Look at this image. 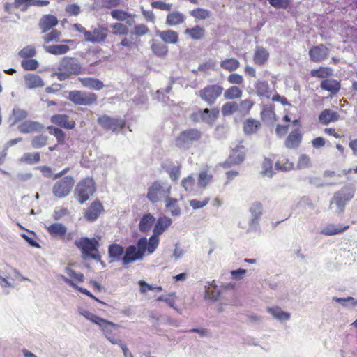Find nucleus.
Returning a JSON list of instances; mask_svg holds the SVG:
<instances>
[{
  "mask_svg": "<svg viewBox=\"0 0 357 357\" xmlns=\"http://www.w3.org/2000/svg\"><path fill=\"white\" fill-rule=\"evenodd\" d=\"M189 14L197 20H205L211 16V12L209 10L202 8H196L190 10Z\"/></svg>",
  "mask_w": 357,
  "mask_h": 357,
  "instance_id": "obj_45",
  "label": "nucleus"
},
{
  "mask_svg": "<svg viewBox=\"0 0 357 357\" xmlns=\"http://www.w3.org/2000/svg\"><path fill=\"white\" fill-rule=\"evenodd\" d=\"M111 16L118 21H125L131 17V14L123 10L115 9L111 11Z\"/></svg>",
  "mask_w": 357,
  "mask_h": 357,
  "instance_id": "obj_57",
  "label": "nucleus"
},
{
  "mask_svg": "<svg viewBox=\"0 0 357 357\" xmlns=\"http://www.w3.org/2000/svg\"><path fill=\"white\" fill-rule=\"evenodd\" d=\"M227 82L232 85H241L244 82V78L240 74L231 73L227 77Z\"/></svg>",
  "mask_w": 357,
  "mask_h": 357,
  "instance_id": "obj_64",
  "label": "nucleus"
},
{
  "mask_svg": "<svg viewBox=\"0 0 357 357\" xmlns=\"http://www.w3.org/2000/svg\"><path fill=\"white\" fill-rule=\"evenodd\" d=\"M254 105V101L250 98L241 100L239 102L229 100L222 105L221 112L223 116H229L234 114L245 116L250 114Z\"/></svg>",
  "mask_w": 357,
  "mask_h": 357,
  "instance_id": "obj_3",
  "label": "nucleus"
},
{
  "mask_svg": "<svg viewBox=\"0 0 357 357\" xmlns=\"http://www.w3.org/2000/svg\"><path fill=\"white\" fill-rule=\"evenodd\" d=\"M66 273L70 278H64L66 282L70 284L72 287L76 290H86L85 289L78 287L77 284H80L84 282V276L82 273H77L75 271L70 268H67Z\"/></svg>",
  "mask_w": 357,
  "mask_h": 357,
  "instance_id": "obj_22",
  "label": "nucleus"
},
{
  "mask_svg": "<svg viewBox=\"0 0 357 357\" xmlns=\"http://www.w3.org/2000/svg\"><path fill=\"white\" fill-rule=\"evenodd\" d=\"M184 33L193 40H200L205 38L206 31L200 25H195L191 28L185 29Z\"/></svg>",
  "mask_w": 357,
  "mask_h": 357,
  "instance_id": "obj_29",
  "label": "nucleus"
},
{
  "mask_svg": "<svg viewBox=\"0 0 357 357\" xmlns=\"http://www.w3.org/2000/svg\"><path fill=\"white\" fill-rule=\"evenodd\" d=\"M172 219L167 216L160 217L153 228V234L149 238L150 251H155L159 245V236L162 234L172 225Z\"/></svg>",
  "mask_w": 357,
  "mask_h": 357,
  "instance_id": "obj_8",
  "label": "nucleus"
},
{
  "mask_svg": "<svg viewBox=\"0 0 357 357\" xmlns=\"http://www.w3.org/2000/svg\"><path fill=\"white\" fill-rule=\"evenodd\" d=\"M28 113L26 110L21 109L20 108H14L12 111V124H16L20 121H22L26 119Z\"/></svg>",
  "mask_w": 357,
  "mask_h": 357,
  "instance_id": "obj_53",
  "label": "nucleus"
},
{
  "mask_svg": "<svg viewBox=\"0 0 357 357\" xmlns=\"http://www.w3.org/2000/svg\"><path fill=\"white\" fill-rule=\"evenodd\" d=\"M59 70H65L70 75H78L84 73V68L78 62L75 61L73 58L64 57L58 68Z\"/></svg>",
  "mask_w": 357,
  "mask_h": 357,
  "instance_id": "obj_18",
  "label": "nucleus"
},
{
  "mask_svg": "<svg viewBox=\"0 0 357 357\" xmlns=\"http://www.w3.org/2000/svg\"><path fill=\"white\" fill-rule=\"evenodd\" d=\"M310 74L313 77L326 79L333 75V70L329 67L320 66L317 69L312 70Z\"/></svg>",
  "mask_w": 357,
  "mask_h": 357,
  "instance_id": "obj_46",
  "label": "nucleus"
},
{
  "mask_svg": "<svg viewBox=\"0 0 357 357\" xmlns=\"http://www.w3.org/2000/svg\"><path fill=\"white\" fill-rule=\"evenodd\" d=\"M109 29L104 25H98L97 27L92 28L87 33L86 38V42L92 43H101L106 40L108 36Z\"/></svg>",
  "mask_w": 357,
  "mask_h": 357,
  "instance_id": "obj_17",
  "label": "nucleus"
},
{
  "mask_svg": "<svg viewBox=\"0 0 357 357\" xmlns=\"http://www.w3.org/2000/svg\"><path fill=\"white\" fill-rule=\"evenodd\" d=\"M349 225L328 224L320 231V234L324 236H334L341 234L349 229Z\"/></svg>",
  "mask_w": 357,
  "mask_h": 357,
  "instance_id": "obj_27",
  "label": "nucleus"
},
{
  "mask_svg": "<svg viewBox=\"0 0 357 357\" xmlns=\"http://www.w3.org/2000/svg\"><path fill=\"white\" fill-rule=\"evenodd\" d=\"M36 54V50L34 45H29L24 47L19 52L18 55L24 59L33 58Z\"/></svg>",
  "mask_w": 357,
  "mask_h": 357,
  "instance_id": "obj_50",
  "label": "nucleus"
},
{
  "mask_svg": "<svg viewBox=\"0 0 357 357\" xmlns=\"http://www.w3.org/2000/svg\"><path fill=\"white\" fill-rule=\"evenodd\" d=\"M40 153L38 152L25 153L20 159L22 162L27 164L37 163L40 161Z\"/></svg>",
  "mask_w": 357,
  "mask_h": 357,
  "instance_id": "obj_54",
  "label": "nucleus"
},
{
  "mask_svg": "<svg viewBox=\"0 0 357 357\" xmlns=\"http://www.w3.org/2000/svg\"><path fill=\"white\" fill-rule=\"evenodd\" d=\"M79 313L91 321L93 324L98 325L103 332L105 337L113 344L119 343V335L116 332L119 326L103 318H101L87 310L79 308Z\"/></svg>",
  "mask_w": 357,
  "mask_h": 357,
  "instance_id": "obj_1",
  "label": "nucleus"
},
{
  "mask_svg": "<svg viewBox=\"0 0 357 357\" xmlns=\"http://www.w3.org/2000/svg\"><path fill=\"white\" fill-rule=\"evenodd\" d=\"M213 179V175L208 174L206 172H202L199 174L198 185L200 187H206Z\"/></svg>",
  "mask_w": 357,
  "mask_h": 357,
  "instance_id": "obj_63",
  "label": "nucleus"
},
{
  "mask_svg": "<svg viewBox=\"0 0 357 357\" xmlns=\"http://www.w3.org/2000/svg\"><path fill=\"white\" fill-rule=\"evenodd\" d=\"M48 137L44 135H39L33 137L31 140V146L34 149H40L47 144Z\"/></svg>",
  "mask_w": 357,
  "mask_h": 357,
  "instance_id": "obj_52",
  "label": "nucleus"
},
{
  "mask_svg": "<svg viewBox=\"0 0 357 357\" xmlns=\"http://www.w3.org/2000/svg\"><path fill=\"white\" fill-rule=\"evenodd\" d=\"M303 139V133L300 128H297L291 130L287 135L284 146L288 149H296L299 147Z\"/></svg>",
  "mask_w": 357,
  "mask_h": 357,
  "instance_id": "obj_21",
  "label": "nucleus"
},
{
  "mask_svg": "<svg viewBox=\"0 0 357 357\" xmlns=\"http://www.w3.org/2000/svg\"><path fill=\"white\" fill-rule=\"evenodd\" d=\"M165 208L172 216H178L181 213V209L177 198L171 197L169 195L165 199Z\"/></svg>",
  "mask_w": 357,
  "mask_h": 357,
  "instance_id": "obj_34",
  "label": "nucleus"
},
{
  "mask_svg": "<svg viewBox=\"0 0 357 357\" xmlns=\"http://www.w3.org/2000/svg\"><path fill=\"white\" fill-rule=\"evenodd\" d=\"M43 126L34 121H24L17 126L18 130L23 134L39 132L43 129Z\"/></svg>",
  "mask_w": 357,
  "mask_h": 357,
  "instance_id": "obj_23",
  "label": "nucleus"
},
{
  "mask_svg": "<svg viewBox=\"0 0 357 357\" xmlns=\"http://www.w3.org/2000/svg\"><path fill=\"white\" fill-rule=\"evenodd\" d=\"M47 129L50 135L56 137L58 144L66 143V135L62 129L54 126H49Z\"/></svg>",
  "mask_w": 357,
  "mask_h": 357,
  "instance_id": "obj_44",
  "label": "nucleus"
},
{
  "mask_svg": "<svg viewBox=\"0 0 357 357\" xmlns=\"http://www.w3.org/2000/svg\"><path fill=\"white\" fill-rule=\"evenodd\" d=\"M149 243L145 237L139 238L137 243V247L135 245H129L125 251L124 256L122 257V264L124 266H128L137 260L142 259L145 255V252L152 254L154 251H150Z\"/></svg>",
  "mask_w": 357,
  "mask_h": 357,
  "instance_id": "obj_2",
  "label": "nucleus"
},
{
  "mask_svg": "<svg viewBox=\"0 0 357 357\" xmlns=\"http://www.w3.org/2000/svg\"><path fill=\"white\" fill-rule=\"evenodd\" d=\"M256 93L259 97L269 99L271 96V91L267 82L257 80L255 84Z\"/></svg>",
  "mask_w": 357,
  "mask_h": 357,
  "instance_id": "obj_38",
  "label": "nucleus"
},
{
  "mask_svg": "<svg viewBox=\"0 0 357 357\" xmlns=\"http://www.w3.org/2000/svg\"><path fill=\"white\" fill-rule=\"evenodd\" d=\"M219 114L220 110L218 107L205 108L194 112L191 115V118L196 122L202 121L207 124L213 125L218 119Z\"/></svg>",
  "mask_w": 357,
  "mask_h": 357,
  "instance_id": "obj_14",
  "label": "nucleus"
},
{
  "mask_svg": "<svg viewBox=\"0 0 357 357\" xmlns=\"http://www.w3.org/2000/svg\"><path fill=\"white\" fill-rule=\"evenodd\" d=\"M275 167L279 170L288 171L294 167V164L285 158H280L275 163Z\"/></svg>",
  "mask_w": 357,
  "mask_h": 357,
  "instance_id": "obj_58",
  "label": "nucleus"
},
{
  "mask_svg": "<svg viewBox=\"0 0 357 357\" xmlns=\"http://www.w3.org/2000/svg\"><path fill=\"white\" fill-rule=\"evenodd\" d=\"M155 219L151 213L145 214L140 220L139 228L140 231L146 232L151 229Z\"/></svg>",
  "mask_w": 357,
  "mask_h": 357,
  "instance_id": "obj_42",
  "label": "nucleus"
},
{
  "mask_svg": "<svg viewBox=\"0 0 357 357\" xmlns=\"http://www.w3.org/2000/svg\"><path fill=\"white\" fill-rule=\"evenodd\" d=\"M98 123L102 129L113 132H118L126 126V121L122 118H115L103 114L98 118Z\"/></svg>",
  "mask_w": 357,
  "mask_h": 357,
  "instance_id": "obj_13",
  "label": "nucleus"
},
{
  "mask_svg": "<svg viewBox=\"0 0 357 357\" xmlns=\"http://www.w3.org/2000/svg\"><path fill=\"white\" fill-rule=\"evenodd\" d=\"M78 80L84 87L93 90L99 91L105 86L102 81L94 77H79Z\"/></svg>",
  "mask_w": 357,
  "mask_h": 357,
  "instance_id": "obj_32",
  "label": "nucleus"
},
{
  "mask_svg": "<svg viewBox=\"0 0 357 357\" xmlns=\"http://www.w3.org/2000/svg\"><path fill=\"white\" fill-rule=\"evenodd\" d=\"M45 50L52 54L60 55L67 53L70 47L67 45H52L46 47Z\"/></svg>",
  "mask_w": 357,
  "mask_h": 357,
  "instance_id": "obj_49",
  "label": "nucleus"
},
{
  "mask_svg": "<svg viewBox=\"0 0 357 357\" xmlns=\"http://www.w3.org/2000/svg\"><path fill=\"white\" fill-rule=\"evenodd\" d=\"M210 201V197H205L202 200L191 199L189 202L190 206L195 210L200 209L206 206Z\"/></svg>",
  "mask_w": 357,
  "mask_h": 357,
  "instance_id": "obj_62",
  "label": "nucleus"
},
{
  "mask_svg": "<svg viewBox=\"0 0 357 357\" xmlns=\"http://www.w3.org/2000/svg\"><path fill=\"white\" fill-rule=\"evenodd\" d=\"M112 33L115 36H127L129 31L128 27L120 22H116L111 24Z\"/></svg>",
  "mask_w": 357,
  "mask_h": 357,
  "instance_id": "obj_51",
  "label": "nucleus"
},
{
  "mask_svg": "<svg viewBox=\"0 0 357 357\" xmlns=\"http://www.w3.org/2000/svg\"><path fill=\"white\" fill-rule=\"evenodd\" d=\"M151 48L153 52L160 57L165 56L168 52L167 46L158 40H153Z\"/></svg>",
  "mask_w": 357,
  "mask_h": 357,
  "instance_id": "obj_43",
  "label": "nucleus"
},
{
  "mask_svg": "<svg viewBox=\"0 0 357 357\" xmlns=\"http://www.w3.org/2000/svg\"><path fill=\"white\" fill-rule=\"evenodd\" d=\"M49 235L54 238L61 240L63 242L70 241L73 239L70 233H68L67 227L60 222H54L45 227Z\"/></svg>",
  "mask_w": 357,
  "mask_h": 357,
  "instance_id": "obj_15",
  "label": "nucleus"
},
{
  "mask_svg": "<svg viewBox=\"0 0 357 357\" xmlns=\"http://www.w3.org/2000/svg\"><path fill=\"white\" fill-rule=\"evenodd\" d=\"M75 179L71 176H66L59 179L52 187L53 195L58 198L67 197L75 185Z\"/></svg>",
  "mask_w": 357,
  "mask_h": 357,
  "instance_id": "obj_12",
  "label": "nucleus"
},
{
  "mask_svg": "<svg viewBox=\"0 0 357 357\" xmlns=\"http://www.w3.org/2000/svg\"><path fill=\"white\" fill-rule=\"evenodd\" d=\"M355 191L354 185L347 184L344 185L340 190L334 193L330 206L333 203L335 204L338 213H342L346 205L354 198Z\"/></svg>",
  "mask_w": 357,
  "mask_h": 357,
  "instance_id": "obj_5",
  "label": "nucleus"
},
{
  "mask_svg": "<svg viewBox=\"0 0 357 357\" xmlns=\"http://www.w3.org/2000/svg\"><path fill=\"white\" fill-rule=\"evenodd\" d=\"M247 149L242 142L233 148L227 159L221 163V167L225 169L242 164L246 158Z\"/></svg>",
  "mask_w": 357,
  "mask_h": 357,
  "instance_id": "obj_9",
  "label": "nucleus"
},
{
  "mask_svg": "<svg viewBox=\"0 0 357 357\" xmlns=\"http://www.w3.org/2000/svg\"><path fill=\"white\" fill-rule=\"evenodd\" d=\"M50 121L59 128L73 130L76 126L75 120L66 114H56L50 117Z\"/></svg>",
  "mask_w": 357,
  "mask_h": 357,
  "instance_id": "obj_19",
  "label": "nucleus"
},
{
  "mask_svg": "<svg viewBox=\"0 0 357 357\" xmlns=\"http://www.w3.org/2000/svg\"><path fill=\"white\" fill-rule=\"evenodd\" d=\"M269 59V53L268 50L261 47H256L253 55V61L257 66L264 65Z\"/></svg>",
  "mask_w": 357,
  "mask_h": 357,
  "instance_id": "obj_31",
  "label": "nucleus"
},
{
  "mask_svg": "<svg viewBox=\"0 0 357 357\" xmlns=\"http://www.w3.org/2000/svg\"><path fill=\"white\" fill-rule=\"evenodd\" d=\"M155 34L157 36H159L161 38V40L165 43L175 44L178 40V34L176 31L174 30H157L155 31Z\"/></svg>",
  "mask_w": 357,
  "mask_h": 357,
  "instance_id": "obj_33",
  "label": "nucleus"
},
{
  "mask_svg": "<svg viewBox=\"0 0 357 357\" xmlns=\"http://www.w3.org/2000/svg\"><path fill=\"white\" fill-rule=\"evenodd\" d=\"M75 245L81 250L85 258H91L96 260L100 259L98 250L99 243L96 238L82 237L79 240L75 241Z\"/></svg>",
  "mask_w": 357,
  "mask_h": 357,
  "instance_id": "obj_7",
  "label": "nucleus"
},
{
  "mask_svg": "<svg viewBox=\"0 0 357 357\" xmlns=\"http://www.w3.org/2000/svg\"><path fill=\"white\" fill-rule=\"evenodd\" d=\"M58 23L59 21L56 17L51 14H46L40 19L38 26L41 29L42 33H44L56 26Z\"/></svg>",
  "mask_w": 357,
  "mask_h": 357,
  "instance_id": "obj_25",
  "label": "nucleus"
},
{
  "mask_svg": "<svg viewBox=\"0 0 357 357\" xmlns=\"http://www.w3.org/2000/svg\"><path fill=\"white\" fill-rule=\"evenodd\" d=\"M223 91V87L218 84H208L199 91L198 95L208 105H213L221 96Z\"/></svg>",
  "mask_w": 357,
  "mask_h": 357,
  "instance_id": "obj_10",
  "label": "nucleus"
},
{
  "mask_svg": "<svg viewBox=\"0 0 357 357\" xmlns=\"http://www.w3.org/2000/svg\"><path fill=\"white\" fill-rule=\"evenodd\" d=\"M308 54L310 61L314 63H320L325 61L329 56V49L323 43L311 47Z\"/></svg>",
  "mask_w": 357,
  "mask_h": 357,
  "instance_id": "obj_20",
  "label": "nucleus"
},
{
  "mask_svg": "<svg viewBox=\"0 0 357 357\" xmlns=\"http://www.w3.org/2000/svg\"><path fill=\"white\" fill-rule=\"evenodd\" d=\"M243 89L238 86L231 85L224 91L223 96L227 100L240 99L243 96Z\"/></svg>",
  "mask_w": 357,
  "mask_h": 357,
  "instance_id": "obj_36",
  "label": "nucleus"
},
{
  "mask_svg": "<svg viewBox=\"0 0 357 357\" xmlns=\"http://www.w3.org/2000/svg\"><path fill=\"white\" fill-rule=\"evenodd\" d=\"M185 20V16L179 11H173L167 14L166 24L173 26L183 24Z\"/></svg>",
  "mask_w": 357,
  "mask_h": 357,
  "instance_id": "obj_39",
  "label": "nucleus"
},
{
  "mask_svg": "<svg viewBox=\"0 0 357 357\" xmlns=\"http://www.w3.org/2000/svg\"><path fill=\"white\" fill-rule=\"evenodd\" d=\"M61 36V32L57 29H53L51 31L43 36L45 43H49L52 41H59Z\"/></svg>",
  "mask_w": 357,
  "mask_h": 357,
  "instance_id": "obj_60",
  "label": "nucleus"
},
{
  "mask_svg": "<svg viewBox=\"0 0 357 357\" xmlns=\"http://www.w3.org/2000/svg\"><path fill=\"white\" fill-rule=\"evenodd\" d=\"M195 185V178L192 176L184 178L181 181V185L186 192H192L194 190Z\"/></svg>",
  "mask_w": 357,
  "mask_h": 357,
  "instance_id": "obj_61",
  "label": "nucleus"
},
{
  "mask_svg": "<svg viewBox=\"0 0 357 357\" xmlns=\"http://www.w3.org/2000/svg\"><path fill=\"white\" fill-rule=\"evenodd\" d=\"M178 298L176 297L175 292H172L171 294H168L165 296H160L157 298L158 301H162L167 303L171 307L174 309L176 308V301Z\"/></svg>",
  "mask_w": 357,
  "mask_h": 357,
  "instance_id": "obj_56",
  "label": "nucleus"
},
{
  "mask_svg": "<svg viewBox=\"0 0 357 357\" xmlns=\"http://www.w3.org/2000/svg\"><path fill=\"white\" fill-rule=\"evenodd\" d=\"M261 119L264 122L273 123L276 121V114L273 105H264L260 112Z\"/></svg>",
  "mask_w": 357,
  "mask_h": 357,
  "instance_id": "obj_28",
  "label": "nucleus"
},
{
  "mask_svg": "<svg viewBox=\"0 0 357 357\" xmlns=\"http://www.w3.org/2000/svg\"><path fill=\"white\" fill-rule=\"evenodd\" d=\"M220 67L229 72H234L240 67V62L234 58L222 60L220 64Z\"/></svg>",
  "mask_w": 357,
  "mask_h": 357,
  "instance_id": "obj_47",
  "label": "nucleus"
},
{
  "mask_svg": "<svg viewBox=\"0 0 357 357\" xmlns=\"http://www.w3.org/2000/svg\"><path fill=\"white\" fill-rule=\"evenodd\" d=\"M268 311L277 319L280 321L288 320L290 318V314L283 311L280 307L275 306L269 307Z\"/></svg>",
  "mask_w": 357,
  "mask_h": 357,
  "instance_id": "obj_48",
  "label": "nucleus"
},
{
  "mask_svg": "<svg viewBox=\"0 0 357 357\" xmlns=\"http://www.w3.org/2000/svg\"><path fill=\"white\" fill-rule=\"evenodd\" d=\"M108 252L111 257L119 259L123 254L124 250L121 245L114 243L109 245Z\"/></svg>",
  "mask_w": 357,
  "mask_h": 357,
  "instance_id": "obj_55",
  "label": "nucleus"
},
{
  "mask_svg": "<svg viewBox=\"0 0 357 357\" xmlns=\"http://www.w3.org/2000/svg\"><path fill=\"white\" fill-rule=\"evenodd\" d=\"M21 66L25 70H35L39 66V63L36 59L33 58L23 59L21 61Z\"/></svg>",
  "mask_w": 357,
  "mask_h": 357,
  "instance_id": "obj_59",
  "label": "nucleus"
},
{
  "mask_svg": "<svg viewBox=\"0 0 357 357\" xmlns=\"http://www.w3.org/2000/svg\"><path fill=\"white\" fill-rule=\"evenodd\" d=\"M103 210L104 208L102 203L96 199L88 207L84 215L85 218L91 222L94 221L98 218Z\"/></svg>",
  "mask_w": 357,
  "mask_h": 357,
  "instance_id": "obj_24",
  "label": "nucleus"
},
{
  "mask_svg": "<svg viewBox=\"0 0 357 357\" xmlns=\"http://www.w3.org/2000/svg\"><path fill=\"white\" fill-rule=\"evenodd\" d=\"M94 180L91 177H86L77 184L75 189V197L80 204H84L96 192Z\"/></svg>",
  "mask_w": 357,
  "mask_h": 357,
  "instance_id": "obj_6",
  "label": "nucleus"
},
{
  "mask_svg": "<svg viewBox=\"0 0 357 357\" xmlns=\"http://www.w3.org/2000/svg\"><path fill=\"white\" fill-rule=\"evenodd\" d=\"M340 118L339 113L330 109H325L319 115V121L322 125H328L331 123L337 121Z\"/></svg>",
  "mask_w": 357,
  "mask_h": 357,
  "instance_id": "obj_26",
  "label": "nucleus"
},
{
  "mask_svg": "<svg viewBox=\"0 0 357 357\" xmlns=\"http://www.w3.org/2000/svg\"><path fill=\"white\" fill-rule=\"evenodd\" d=\"M139 43L140 39L137 37H134L133 34H130L129 37L125 36L118 45L131 50L132 48H138Z\"/></svg>",
  "mask_w": 357,
  "mask_h": 357,
  "instance_id": "obj_41",
  "label": "nucleus"
},
{
  "mask_svg": "<svg viewBox=\"0 0 357 357\" xmlns=\"http://www.w3.org/2000/svg\"><path fill=\"white\" fill-rule=\"evenodd\" d=\"M320 87L321 89L330 92L331 95H336L340 90L341 84L334 79H325L321 82Z\"/></svg>",
  "mask_w": 357,
  "mask_h": 357,
  "instance_id": "obj_30",
  "label": "nucleus"
},
{
  "mask_svg": "<svg viewBox=\"0 0 357 357\" xmlns=\"http://www.w3.org/2000/svg\"><path fill=\"white\" fill-rule=\"evenodd\" d=\"M172 192L171 185L160 180L153 181L147 190V199L151 203H158L162 199H165Z\"/></svg>",
  "mask_w": 357,
  "mask_h": 357,
  "instance_id": "obj_4",
  "label": "nucleus"
},
{
  "mask_svg": "<svg viewBox=\"0 0 357 357\" xmlns=\"http://www.w3.org/2000/svg\"><path fill=\"white\" fill-rule=\"evenodd\" d=\"M68 99L76 105L89 106L96 104L98 96L94 93L74 90L69 92Z\"/></svg>",
  "mask_w": 357,
  "mask_h": 357,
  "instance_id": "obj_11",
  "label": "nucleus"
},
{
  "mask_svg": "<svg viewBox=\"0 0 357 357\" xmlns=\"http://www.w3.org/2000/svg\"><path fill=\"white\" fill-rule=\"evenodd\" d=\"M26 86L29 89H35L44 86V82L41 77L36 74L29 73L24 76Z\"/></svg>",
  "mask_w": 357,
  "mask_h": 357,
  "instance_id": "obj_37",
  "label": "nucleus"
},
{
  "mask_svg": "<svg viewBox=\"0 0 357 357\" xmlns=\"http://www.w3.org/2000/svg\"><path fill=\"white\" fill-rule=\"evenodd\" d=\"M202 132L197 128H190L181 131L176 138V144L178 147L199 140Z\"/></svg>",
  "mask_w": 357,
  "mask_h": 357,
  "instance_id": "obj_16",
  "label": "nucleus"
},
{
  "mask_svg": "<svg viewBox=\"0 0 357 357\" xmlns=\"http://www.w3.org/2000/svg\"><path fill=\"white\" fill-rule=\"evenodd\" d=\"M261 122L252 118L245 119L243 123V129L245 135L256 133L261 128Z\"/></svg>",
  "mask_w": 357,
  "mask_h": 357,
  "instance_id": "obj_35",
  "label": "nucleus"
},
{
  "mask_svg": "<svg viewBox=\"0 0 357 357\" xmlns=\"http://www.w3.org/2000/svg\"><path fill=\"white\" fill-rule=\"evenodd\" d=\"M250 212L252 216L251 219V224H258L259 220L260 219L263 213V208L261 203L259 202H254L250 208Z\"/></svg>",
  "mask_w": 357,
  "mask_h": 357,
  "instance_id": "obj_40",
  "label": "nucleus"
}]
</instances>
